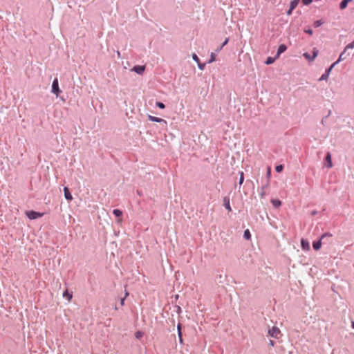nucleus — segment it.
I'll return each instance as SVG.
<instances>
[{"label": "nucleus", "instance_id": "1", "mask_svg": "<svg viewBox=\"0 0 354 354\" xmlns=\"http://www.w3.org/2000/svg\"><path fill=\"white\" fill-rule=\"evenodd\" d=\"M27 217L30 220H34L41 217L44 213L37 212L33 210L26 212Z\"/></svg>", "mask_w": 354, "mask_h": 354}, {"label": "nucleus", "instance_id": "2", "mask_svg": "<svg viewBox=\"0 0 354 354\" xmlns=\"http://www.w3.org/2000/svg\"><path fill=\"white\" fill-rule=\"evenodd\" d=\"M51 92L54 93L57 97L62 92V91L59 89L58 80L57 78H55L53 82Z\"/></svg>", "mask_w": 354, "mask_h": 354}, {"label": "nucleus", "instance_id": "3", "mask_svg": "<svg viewBox=\"0 0 354 354\" xmlns=\"http://www.w3.org/2000/svg\"><path fill=\"white\" fill-rule=\"evenodd\" d=\"M281 333V330L277 326H272L268 330V334L270 337L274 338H278Z\"/></svg>", "mask_w": 354, "mask_h": 354}, {"label": "nucleus", "instance_id": "4", "mask_svg": "<svg viewBox=\"0 0 354 354\" xmlns=\"http://www.w3.org/2000/svg\"><path fill=\"white\" fill-rule=\"evenodd\" d=\"M344 55V53H341V55H340V56H339V59H338L335 62H334V63H333V64H332V65H331V66H330V67H329V68L326 71V72H325V73H326L328 75H329V74H330V71H331L332 68L334 67V66H335V64H337V63H339L341 60H342V59H345V57H343Z\"/></svg>", "mask_w": 354, "mask_h": 354}, {"label": "nucleus", "instance_id": "5", "mask_svg": "<svg viewBox=\"0 0 354 354\" xmlns=\"http://www.w3.org/2000/svg\"><path fill=\"white\" fill-rule=\"evenodd\" d=\"M344 55V53H341V55H340V56H339V59H338L335 62H334V63H333V64H332V65H331V66H330V67H329V68L326 71V72H325V73H326L328 75H329V74H330V71H331L332 68L334 67V66H335V64H337V63H339L341 60H342V59H345V57H343Z\"/></svg>", "mask_w": 354, "mask_h": 354}, {"label": "nucleus", "instance_id": "6", "mask_svg": "<svg viewBox=\"0 0 354 354\" xmlns=\"http://www.w3.org/2000/svg\"><path fill=\"white\" fill-rule=\"evenodd\" d=\"M148 118L150 121L151 122H158V123H164L165 124H167V121L162 119V118H157V117H155V116H152L151 115H148Z\"/></svg>", "mask_w": 354, "mask_h": 354}, {"label": "nucleus", "instance_id": "7", "mask_svg": "<svg viewBox=\"0 0 354 354\" xmlns=\"http://www.w3.org/2000/svg\"><path fill=\"white\" fill-rule=\"evenodd\" d=\"M145 69V66H135L133 68L132 71H133L134 72H136L138 74L141 75L144 73Z\"/></svg>", "mask_w": 354, "mask_h": 354}, {"label": "nucleus", "instance_id": "8", "mask_svg": "<svg viewBox=\"0 0 354 354\" xmlns=\"http://www.w3.org/2000/svg\"><path fill=\"white\" fill-rule=\"evenodd\" d=\"M286 49H287V47L285 44L279 45L277 52V54H276V57H279L281 53H283V52H285L286 50Z\"/></svg>", "mask_w": 354, "mask_h": 354}, {"label": "nucleus", "instance_id": "9", "mask_svg": "<svg viewBox=\"0 0 354 354\" xmlns=\"http://www.w3.org/2000/svg\"><path fill=\"white\" fill-rule=\"evenodd\" d=\"M64 197L66 200L71 201L73 199V196L67 187H65L64 188Z\"/></svg>", "mask_w": 354, "mask_h": 354}, {"label": "nucleus", "instance_id": "10", "mask_svg": "<svg viewBox=\"0 0 354 354\" xmlns=\"http://www.w3.org/2000/svg\"><path fill=\"white\" fill-rule=\"evenodd\" d=\"M223 205L228 210V212H231L232 209L230 204V198L228 197L223 198Z\"/></svg>", "mask_w": 354, "mask_h": 354}, {"label": "nucleus", "instance_id": "11", "mask_svg": "<svg viewBox=\"0 0 354 354\" xmlns=\"http://www.w3.org/2000/svg\"><path fill=\"white\" fill-rule=\"evenodd\" d=\"M301 246L303 248V250H310V245H309L308 241H307L303 239L301 240Z\"/></svg>", "mask_w": 354, "mask_h": 354}, {"label": "nucleus", "instance_id": "12", "mask_svg": "<svg viewBox=\"0 0 354 354\" xmlns=\"http://www.w3.org/2000/svg\"><path fill=\"white\" fill-rule=\"evenodd\" d=\"M325 160L327 162V167L331 168L333 167V163H332V160H331V155L330 153H327Z\"/></svg>", "mask_w": 354, "mask_h": 354}, {"label": "nucleus", "instance_id": "13", "mask_svg": "<svg viewBox=\"0 0 354 354\" xmlns=\"http://www.w3.org/2000/svg\"><path fill=\"white\" fill-rule=\"evenodd\" d=\"M271 203L274 207H279L281 205V202L279 199H272Z\"/></svg>", "mask_w": 354, "mask_h": 354}, {"label": "nucleus", "instance_id": "14", "mask_svg": "<svg viewBox=\"0 0 354 354\" xmlns=\"http://www.w3.org/2000/svg\"><path fill=\"white\" fill-rule=\"evenodd\" d=\"M321 246H322L321 240H319L317 242H314L313 244V247L315 250H319L321 248Z\"/></svg>", "mask_w": 354, "mask_h": 354}, {"label": "nucleus", "instance_id": "15", "mask_svg": "<svg viewBox=\"0 0 354 354\" xmlns=\"http://www.w3.org/2000/svg\"><path fill=\"white\" fill-rule=\"evenodd\" d=\"M351 1V0H343L339 4L340 9H345L347 6L348 3Z\"/></svg>", "mask_w": 354, "mask_h": 354}, {"label": "nucleus", "instance_id": "16", "mask_svg": "<svg viewBox=\"0 0 354 354\" xmlns=\"http://www.w3.org/2000/svg\"><path fill=\"white\" fill-rule=\"evenodd\" d=\"M266 188H265V187H262L261 188L260 193H259L260 198H265V196H266Z\"/></svg>", "mask_w": 354, "mask_h": 354}, {"label": "nucleus", "instance_id": "17", "mask_svg": "<svg viewBox=\"0 0 354 354\" xmlns=\"http://www.w3.org/2000/svg\"><path fill=\"white\" fill-rule=\"evenodd\" d=\"M299 0H292L290 3V8H291V9H295L299 3Z\"/></svg>", "mask_w": 354, "mask_h": 354}, {"label": "nucleus", "instance_id": "18", "mask_svg": "<svg viewBox=\"0 0 354 354\" xmlns=\"http://www.w3.org/2000/svg\"><path fill=\"white\" fill-rule=\"evenodd\" d=\"M349 48H354V41L346 46L342 53H346Z\"/></svg>", "mask_w": 354, "mask_h": 354}, {"label": "nucleus", "instance_id": "19", "mask_svg": "<svg viewBox=\"0 0 354 354\" xmlns=\"http://www.w3.org/2000/svg\"><path fill=\"white\" fill-rule=\"evenodd\" d=\"M113 213L117 217H120L122 215V212L118 209H113Z\"/></svg>", "mask_w": 354, "mask_h": 354}, {"label": "nucleus", "instance_id": "20", "mask_svg": "<svg viewBox=\"0 0 354 354\" xmlns=\"http://www.w3.org/2000/svg\"><path fill=\"white\" fill-rule=\"evenodd\" d=\"M243 236L246 240H249L251 238V234L249 230H246L244 231Z\"/></svg>", "mask_w": 354, "mask_h": 354}, {"label": "nucleus", "instance_id": "21", "mask_svg": "<svg viewBox=\"0 0 354 354\" xmlns=\"http://www.w3.org/2000/svg\"><path fill=\"white\" fill-rule=\"evenodd\" d=\"M216 60V55L214 53H212L210 55V59L208 61V64H211Z\"/></svg>", "mask_w": 354, "mask_h": 354}, {"label": "nucleus", "instance_id": "22", "mask_svg": "<svg viewBox=\"0 0 354 354\" xmlns=\"http://www.w3.org/2000/svg\"><path fill=\"white\" fill-rule=\"evenodd\" d=\"M274 60H275V58L268 57L267 58L266 61L265 62V63H266V64L269 65V64H272L274 62Z\"/></svg>", "mask_w": 354, "mask_h": 354}, {"label": "nucleus", "instance_id": "23", "mask_svg": "<svg viewBox=\"0 0 354 354\" xmlns=\"http://www.w3.org/2000/svg\"><path fill=\"white\" fill-rule=\"evenodd\" d=\"M63 297H66L68 299V301H70L72 298V295L70 294L68 290H66L64 293H63Z\"/></svg>", "mask_w": 354, "mask_h": 354}, {"label": "nucleus", "instance_id": "24", "mask_svg": "<svg viewBox=\"0 0 354 354\" xmlns=\"http://www.w3.org/2000/svg\"><path fill=\"white\" fill-rule=\"evenodd\" d=\"M243 180H244V174H243V171H241V172H240L239 181V185H241L243 184Z\"/></svg>", "mask_w": 354, "mask_h": 354}, {"label": "nucleus", "instance_id": "25", "mask_svg": "<svg viewBox=\"0 0 354 354\" xmlns=\"http://www.w3.org/2000/svg\"><path fill=\"white\" fill-rule=\"evenodd\" d=\"M318 52L319 51H318L317 49H316V48L313 49V56H312V57L310 59L311 60H314L317 57V56L318 55Z\"/></svg>", "mask_w": 354, "mask_h": 354}, {"label": "nucleus", "instance_id": "26", "mask_svg": "<svg viewBox=\"0 0 354 354\" xmlns=\"http://www.w3.org/2000/svg\"><path fill=\"white\" fill-rule=\"evenodd\" d=\"M328 76L326 73H324L321 77L319 79V81H322V80H327L328 78Z\"/></svg>", "mask_w": 354, "mask_h": 354}, {"label": "nucleus", "instance_id": "27", "mask_svg": "<svg viewBox=\"0 0 354 354\" xmlns=\"http://www.w3.org/2000/svg\"><path fill=\"white\" fill-rule=\"evenodd\" d=\"M322 24H323V22L321 20L315 21L314 23V26L315 28H318Z\"/></svg>", "mask_w": 354, "mask_h": 354}, {"label": "nucleus", "instance_id": "28", "mask_svg": "<svg viewBox=\"0 0 354 354\" xmlns=\"http://www.w3.org/2000/svg\"><path fill=\"white\" fill-rule=\"evenodd\" d=\"M143 335V333L141 332V331H137L136 333H135V337L137 339H140L142 337Z\"/></svg>", "mask_w": 354, "mask_h": 354}, {"label": "nucleus", "instance_id": "29", "mask_svg": "<svg viewBox=\"0 0 354 354\" xmlns=\"http://www.w3.org/2000/svg\"><path fill=\"white\" fill-rule=\"evenodd\" d=\"M192 59L194 62H196L197 64H198L200 62V60H199V58L194 53L192 55Z\"/></svg>", "mask_w": 354, "mask_h": 354}, {"label": "nucleus", "instance_id": "30", "mask_svg": "<svg viewBox=\"0 0 354 354\" xmlns=\"http://www.w3.org/2000/svg\"><path fill=\"white\" fill-rule=\"evenodd\" d=\"M283 169V167L282 165H277L275 168V170L277 172H281Z\"/></svg>", "mask_w": 354, "mask_h": 354}, {"label": "nucleus", "instance_id": "31", "mask_svg": "<svg viewBox=\"0 0 354 354\" xmlns=\"http://www.w3.org/2000/svg\"><path fill=\"white\" fill-rule=\"evenodd\" d=\"M156 106L160 109H165V104L160 102H156Z\"/></svg>", "mask_w": 354, "mask_h": 354}, {"label": "nucleus", "instance_id": "32", "mask_svg": "<svg viewBox=\"0 0 354 354\" xmlns=\"http://www.w3.org/2000/svg\"><path fill=\"white\" fill-rule=\"evenodd\" d=\"M304 57H305V58H306V59H308V61H310V62H312V61H313V60H311V59H310L312 57H311L308 53H305L304 54Z\"/></svg>", "mask_w": 354, "mask_h": 354}, {"label": "nucleus", "instance_id": "33", "mask_svg": "<svg viewBox=\"0 0 354 354\" xmlns=\"http://www.w3.org/2000/svg\"><path fill=\"white\" fill-rule=\"evenodd\" d=\"M205 64H201L200 62L198 64V67L200 70H203L205 68Z\"/></svg>", "mask_w": 354, "mask_h": 354}, {"label": "nucleus", "instance_id": "34", "mask_svg": "<svg viewBox=\"0 0 354 354\" xmlns=\"http://www.w3.org/2000/svg\"><path fill=\"white\" fill-rule=\"evenodd\" d=\"M305 32L312 35L313 34V31L311 28H308L304 30Z\"/></svg>", "mask_w": 354, "mask_h": 354}, {"label": "nucleus", "instance_id": "35", "mask_svg": "<svg viewBox=\"0 0 354 354\" xmlns=\"http://www.w3.org/2000/svg\"><path fill=\"white\" fill-rule=\"evenodd\" d=\"M313 0H302V2L304 5H309L312 3Z\"/></svg>", "mask_w": 354, "mask_h": 354}, {"label": "nucleus", "instance_id": "36", "mask_svg": "<svg viewBox=\"0 0 354 354\" xmlns=\"http://www.w3.org/2000/svg\"><path fill=\"white\" fill-rule=\"evenodd\" d=\"M178 336L179 338V342L180 344H183V337H182V332L178 333Z\"/></svg>", "mask_w": 354, "mask_h": 354}, {"label": "nucleus", "instance_id": "37", "mask_svg": "<svg viewBox=\"0 0 354 354\" xmlns=\"http://www.w3.org/2000/svg\"><path fill=\"white\" fill-rule=\"evenodd\" d=\"M229 41V38H226L222 44L223 46H225Z\"/></svg>", "mask_w": 354, "mask_h": 354}, {"label": "nucleus", "instance_id": "38", "mask_svg": "<svg viewBox=\"0 0 354 354\" xmlns=\"http://www.w3.org/2000/svg\"><path fill=\"white\" fill-rule=\"evenodd\" d=\"M177 330H178V333L181 332V325H180V324H178L177 325Z\"/></svg>", "mask_w": 354, "mask_h": 354}, {"label": "nucleus", "instance_id": "39", "mask_svg": "<svg viewBox=\"0 0 354 354\" xmlns=\"http://www.w3.org/2000/svg\"><path fill=\"white\" fill-rule=\"evenodd\" d=\"M293 10L294 9H291V8H290L289 10L287 11V15H290Z\"/></svg>", "mask_w": 354, "mask_h": 354}, {"label": "nucleus", "instance_id": "40", "mask_svg": "<svg viewBox=\"0 0 354 354\" xmlns=\"http://www.w3.org/2000/svg\"><path fill=\"white\" fill-rule=\"evenodd\" d=\"M124 300H125V297H124V298L121 299V300H120V304H121L122 306H123V305H124Z\"/></svg>", "mask_w": 354, "mask_h": 354}, {"label": "nucleus", "instance_id": "41", "mask_svg": "<svg viewBox=\"0 0 354 354\" xmlns=\"http://www.w3.org/2000/svg\"><path fill=\"white\" fill-rule=\"evenodd\" d=\"M223 48V46L221 45L220 47H218L216 50V52H219L222 48Z\"/></svg>", "mask_w": 354, "mask_h": 354}, {"label": "nucleus", "instance_id": "42", "mask_svg": "<svg viewBox=\"0 0 354 354\" xmlns=\"http://www.w3.org/2000/svg\"><path fill=\"white\" fill-rule=\"evenodd\" d=\"M274 344V342L272 340H270V345L273 346Z\"/></svg>", "mask_w": 354, "mask_h": 354}, {"label": "nucleus", "instance_id": "43", "mask_svg": "<svg viewBox=\"0 0 354 354\" xmlns=\"http://www.w3.org/2000/svg\"><path fill=\"white\" fill-rule=\"evenodd\" d=\"M269 185V182L268 181L267 183L263 186L266 189Z\"/></svg>", "mask_w": 354, "mask_h": 354}, {"label": "nucleus", "instance_id": "44", "mask_svg": "<svg viewBox=\"0 0 354 354\" xmlns=\"http://www.w3.org/2000/svg\"><path fill=\"white\" fill-rule=\"evenodd\" d=\"M270 175V169H268L267 176L269 177Z\"/></svg>", "mask_w": 354, "mask_h": 354}, {"label": "nucleus", "instance_id": "45", "mask_svg": "<svg viewBox=\"0 0 354 354\" xmlns=\"http://www.w3.org/2000/svg\"><path fill=\"white\" fill-rule=\"evenodd\" d=\"M351 326L354 329V321L351 322Z\"/></svg>", "mask_w": 354, "mask_h": 354}, {"label": "nucleus", "instance_id": "46", "mask_svg": "<svg viewBox=\"0 0 354 354\" xmlns=\"http://www.w3.org/2000/svg\"><path fill=\"white\" fill-rule=\"evenodd\" d=\"M316 214H317V212H316V211H313V212L311 213V214H312L313 216L315 215Z\"/></svg>", "mask_w": 354, "mask_h": 354}, {"label": "nucleus", "instance_id": "47", "mask_svg": "<svg viewBox=\"0 0 354 354\" xmlns=\"http://www.w3.org/2000/svg\"><path fill=\"white\" fill-rule=\"evenodd\" d=\"M327 235H328V234H324L322 236L321 239H323L324 237H325V236H327Z\"/></svg>", "mask_w": 354, "mask_h": 354}, {"label": "nucleus", "instance_id": "48", "mask_svg": "<svg viewBox=\"0 0 354 354\" xmlns=\"http://www.w3.org/2000/svg\"><path fill=\"white\" fill-rule=\"evenodd\" d=\"M129 295V292L127 291H126L125 292V297H127Z\"/></svg>", "mask_w": 354, "mask_h": 354}]
</instances>
